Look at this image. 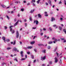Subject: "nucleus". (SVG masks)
I'll return each mask as SVG.
<instances>
[{
    "mask_svg": "<svg viewBox=\"0 0 66 66\" xmlns=\"http://www.w3.org/2000/svg\"><path fill=\"white\" fill-rule=\"evenodd\" d=\"M19 21V20H18V21L16 22L14 24V26H17V24H18V23Z\"/></svg>",
    "mask_w": 66,
    "mask_h": 66,
    "instance_id": "423d86ee",
    "label": "nucleus"
},
{
    "mask_svg": "<svg viewBox=\"0 0 66 66\" xmlns=\"http://www.w3.org/2000/svg\"><path fill=\"white\" fill-rule=\"evenodd\" d=\"M60 19L61 21H62L63 20V18H61Z\"/></svg>",
    "mask_w": 66,
    "mask_h": 66,
    "instance_id": "3c124183",
    "label": "nucleus"
},
{
    "mask_svg": "<svg viewBox=\"0 0 66 66\" xmlns=\"http://www.w3.org/2000/svg\"><path fill=\"white\" fill-rule=\"evenodd\" d=\"M38 16L39 18H42V16L40 14H38Z\"/></svg>",
    "mask_w": 66,
    "mask_h": 66,
    "instance_id": "6e6552de",
    "label": "nucleus"
},
{
    "mask_svg": "<svg viewBox=\"0 0 66 66\" xmlns=\"http://www.w3.org/2000/svg\"><path fill=\"white\" fill-rule=\"evenodd\" d=\"M13 26H10V31L11 32L12 34H14L15 33V30H14L12 29V27H13Z\"/></svg>",
    "mask_w": 66,
    "mask_h": 66,
    "instance_id": "f257e3e1",
    "label": "nucleus"
},
{
    "mask_svg": "<svg viewBox=\"0 0 66 66\" xmlns=\"http://www.w3.org/2000/svg\"><path fill=\"white\" fill-rule=\"evenodd\" d=\"M17 59V57H15V59H14V61H16V62H18V60Z\"/></svg>",
    "mask_w": 66,
    "mask_h": 66,
    "instance_id": "f8f14e48",
    "label": "nucleus"
},
{
    "mask_svg": "<svg viewBox=\"0 0 66 66\" xmlns=\"http://www.w3.org/2000/svg\"><path fill=\"white\" fill-rule=\"evenodd\" d=\"M59 28L60 30H62V27H59Z\"/></svg>",
    "mask_w": 66,
    "mask_h": 66,
    "instance_id": "5701e85b",
    "label": "nucleus"
},
{
    "mask_svg": "<svg viewBox=\"0 0 66 66\" xmlns=\"http://www.w3.org/2000/svg\"><path fill=\"white\" fill-rule=\"evenodd\" d=\"M52 61H50L49 62V64H52Z\"/></svg>",
    "mask_w": 66,
    "mask_h": 66,
    "instance_id": "aec40b11",
    "label": "nucleus"
},
{
    "mask_svg": "<svg viewBox=\"0 0 66 66\" xmlns=\"http://www.w3.org/2000/svg\"><path fill=\"white\" fill-rule=\"evenodd\" d=\"M19 3V2H15V3Z\"/></svg>",
    "mask_w": 66,
    "mask_h": 66,
    "instance_id": "5fc2aeb1",
    "label": "nucleus"
},
{
    "mask_svg": "<svg viewBox=\"0 0 66 66\" xmlns=\"http://www.w3.org/2000/svg\"><path fill=\"white\" fill-rule=\"evenodd\" d=\"M53 27H56V25H54L53 26Z\"/></svg>",
    "mask_w": 66,
    "mask_h": 66,
    "instance_id": "a18cd8bd",
    "label": "nucleus"
},
{
    "mask_svg": "<svg viewBox=\"0 0 66 66\" xmlns=\"http://www.w3.org/2000/svg\"><path fill=\"white\" fill-rule=\"evenodd\" d=\"M56 54L57 55V57H59V53H56Z\"/></svg>",
    "mask_w": 66,
    "mask_h": 66,
    "instance_id": "c03bdc74",
    "label": "nucleus"
},
{
    "mask_svg": "<svg viewBox=\"0 0 66 66\" xmlns=\"http://www.w3.org/2000/svg\"><path fill=\"white\" fill-rule=\"evenodd\" d=\"M1 6H2V7H5L6 6H4V5H1Z\"/></svg>",
    "mask_w": 66,
    "mask_h": 66,
    "instance_id": "c756f323",
    "label": "nucleus"
},
{
    "mask_svg": "<svg viewBox=\"0 0 66 66\" xmlns=\"http://www.w3.org/2000/svg\"><path fill=\"white\" fill-rule=\"evenodd\" d=\"M63 31L64 32L65 34H66V30L65 29H63Z\"/></svg>",
    "mask_w": 66,
    "mask_h": 66,
    "instance_id": "9d476101",
    "label": "nucleus"
},
{
    "mask_svg": "<svg viewBox=\"0 0 66 66\" xmlns=\"http://www.w3.org/2000/svg\"><path fill=\"white\" fill-rule=\"evenodd\" d=\"M36 24H38V21L37 20H36Z\"/></svg>",
    "mask_w": 66,
    "mask_h": 66,
    "instance_id": "dca6fc26",
    "label": "nucleus"
},
{
    "mask_svg": "<svg viewBox=\"0 0 66 66\" xmlns=\"http://www.w3.org/2000/svg\"><path fill=\"white\" fill-rule=\"evenodd\" d=\"M54 40H55V42H57V41H58V40H57V39H54Z\"/></svg>",
    "mask_w": 66,
    "mask_h": 66,
    "instance_id": "f704fd0d",
    "label": "nucleus"
},
{
    "mask_svg": "<svg viewBox=\"0 0 66 66\" xmlns=\"http://www.w3.org/2000/svg\"><path fill=\"white\" fill-rule=\"evenodd\" d=\"M13 51H17V52H19V50H17V48H16V47H14L13 48Z\"/></svg>",
    "mask_w": 66,
    "mask_h": 66,
    "instance_id": "7ed1b4c3",
    "label": "nucleus"
},
{
    "mask_svg": "<svg viewBox=\"0 0 66 66\" xmlns=\"http://www.w3.org/2000/svg\"><path fill=\"white\" fill-rule=\"evenodd\" d=\"M45 16H48V14H45Z\"/></svg>",
    "mask_w": 66,
    "mask_h": 66,
    "instance_id": "e2e57ef3",
    "label": "nucleus"
},
{
    "mask_svg": "<svg viewBox=\"0 0 66 66\" xmlns=\"http://www.w3.org/2000/svg\"><path fill=\"white\" fill-rule=\"evenodd\" d=\"M5 64V63H2V65H4V64Z\"/></svg>",
    "mask_w": 66,
    "mask_h": 66,
    "instance_id": "49530a36",
    "label": "nucleus"
},
{
    "mask_svg": "<svg viewBox=\"0 0 66 66\" xmlns=\"http://www.w3.org/2000/svg\"><path fill=\"white\" fill-rule=\"evenodd\" d=\"M29 19L30 21H32V18L31 17H30L29 18Z\"/></svg>",
    "mask_w": 66,
    "mask_h": 66,
    "instance_id": "cd10ccee",
    "label": "nucleus"
},
{
    "mask_svg": "<svg viewBox=\"0 0 66 66\" xmlns=\"http://www.w3.org/2000/svg\"><path fill=\"white\" fill-rule=\"evenodd\" d=\"M53 43V42H52L50 41L48 43V44H52Z\"/></svg>",
    "mask_w": 66,
    "mask_h": 66,
    "instance_id": "2eb2a0df",
    "label": "nucleus"
},
{
    "mask_svg": "<svg viewBox=\"0 0 66 66\" xmlns=\"http://www.w3.org/2000/svg\"><path fill=\"white\" fill-rule=\"evenodd\" d=\"M21 57H22L23 56V54H21Z\"/></svg>",
    "mask_w": 66,
    "mask_h": 66,
    "instance_id": "09e8293b",
    "label": "nucleus"
},
{
    "mask_svg": "<svg viewBox=\"0 0 66 66\" xmlns=\"http://www.w3.org/2000/svg\"><path fill=\"white\" fill-rule=\"evenodd\" d=\"M58 61V60L57 59V58L56 57H55V63H56Z\"/></svg>",
    "mask_w": 66,
    "mask_h": 66,
    "instance_id": "39448f33",
    "label": "nucleus"
},
{
    "mask_svg": "<svg viewBox=\"0 0 66 66\" xmlns=\"http://www.w3.org/2000/svg\"><path fill=\"white\" fill-rule=\"evenodd\" d=\"M34 10H31L30 11L31 13H32L34 12Z\"/></svg>",
    "mask_w": 66,
    "mask_h": 66,
    "instance_id": "412c9836",
    "label": "nucleus"
},
{
    "mask_svg": "<svg viewBox=\"0 0 66 66\" xmlns=\"http://www.w3.org/2000/svg\"><path fill=\"white\" fill-rule=\"evenodd\" d=\"M64 4L66 6V1L65 0L64 1Z\"/></svg>",
    "mask_w": 66,
    "mask_h": 66,
    "instance_id": "ea45409f",
    "label": "nucleus"
},
{
    "mask_svg": "<svg viewBox=\"0 0 66 66\" xmlns=\"http://www.w3.org/2000/svg\"><path fill=\"white\" fill-rule=\"evenodd\" d=\"M13 13H14V12H13V11H12L11 12V14H13Z\"/></svg>",
    "mask_w": 66,
    "mask_h": 66,
    "instance_id": "13d9d810",
    "label": "nucleus"
},
{
    "mask_svg": "<svg viewBox=\"0 0 66 66\" xmlns=\"http://www.w3.org/2000/svg\"><path fill=\"white\" fill-rule=\"evenodd\" d=\"M46 59V56H45L44 57H41V60H42V61H44Z\"/></svg>",
    "mask_w": 66,
    "mask_h": 66,
    "instance_id": "20e7f679",
    "label": "nucleus"
},
{
    "mask_svg": "<svg viewBox=\"0 0 66 66\" xmlns=\"http://www.w3.org/2000/svg\"><path fill=\"white\" fill-rule=\"evenodd\" d=\"M16 44V41L15 40L14 41V42H13V45H15Z\"/></svg>",
    "mask_w": 66,
    "mask_h": 66,
    "instance_id": "f3484780",
    "label": "nucleus"
},
{
    "mask_svg": "<svg viewBox=\"0 0 66 66\" xmlns=\"http://www.w3.org/2000/svg\"><path fill=\"white\" fill-rule=\"evenodd\" d=\"M34 51L36 52H37V50L35 49H34Z\"/></svg>",
    "mask_w": 66,
    "mask_h": 66,
    "instance_id": "58836bf2",
    "label": "nucleus"
},
{
    "mask_svg": "<svg viewBox=\"0 0 66 66\" xmlns=\"http://www.w3.org/2000/svg\"><path fill=\"white\" fill-rule=\"evenodd\" d=\"M35 43V42H31L30 43V44H34Z\"/></svg>",
    "mask_w": 66,
    "mask_h": 66,
    "instance_id": "a211bd4d",
    "label": "nucleus"
},
{
    "mask_svg": "<svg viewBox=\"0 0 66 66\" xmlns=\"http://www.w3.org/2000/svg\"><path fill=\"white\" fill-rule=\"evenodd\" d=\"M26 59L25 58H22V59L21 60V61H22L23 60H24Z\"/></svg>",
    "mask_w": 66,
    "mask_h": 66,
    "instance_id": "79ce46f5",
    "label": "nucleus"
},
{
    "mask_svg": "<svg viewBox=\"0 0 66 66\" xmlns=\"http://www.w3.org/2000/svg\"><path fill=\"white\" fill-rule=\"evenodd\" d=\"M48 3H49V4H51V1L50 0L48 1Z\"/></svg>",
    "mask_w": 66,
    "mask_h": 66,
    "instance_id": "2f4dec72",
    "label": "nucleus"
},
{
    "mask_svg": "<svg viewBox=\"0 0 66 66\" xmlns=\"http://www.w3.org/2000/svg\"><path fill=\"white\" fill-rule=\"evenodd\" d=\"M6 41H7V42H10V39H8L6 40Z\"/></svg>",
    "mask_w": 66,
    "mask_h": 66,
    "instance_id": "4c0bfd02",
    "label": "nucleus"
},
{
    "mask_svg": "<svg viewBox=\"0 0 66 66\" xmlns=\"http://www.w3.org/2000/svg\"><path fill=\"white\" fill-rule=\"evenodd\" d=\"M47 48L48 49H50V46H47Z\"/></svg>",
    "mask_w": 66,
    "mask_h": 66,
    "instance_id": "4be33fe9",
    "label": "nucleus"
},
{
    "mask_svg": "<svg viewBox=\"0 0 66 66\" xmlns=\"http://www.w3.org/2000/svg\"><path fill=\"white\" fill-rule=\"evenodd\" d=\"M38 46H43V44H38Z\"/></svg>",
    "mask_w": 66,
    "mask_h": 66,
    "instance_id": "c85d7f7f",
    "label": "nucleus"
},
{
    "mask_svg": "<svg viewBox=\"0 0 66 66\" xmlns=\"http://www.w3.org/2000/svg\"><path fill=\"white\" fill-rule=\"evenodd\" d=\"M32 5L33 6H35V4H34V3H33Z\"/></svg>",
    "mask_w": 66,
    "mask_h": 66,
    "instance_id": "864d4df0",
    "label": "nucleus"
},
{
    "mask_svg": "<svg viewBox=\"0 0 66 66\" xmlns=\"http://www.w3.org/2000/svg\"><path fill=\"white\" fill-rule=\"evenodd\" d=\"M33 62L34 63H35L36 62V60H34V61Z\"/></svg>",
    "mask_w": 66,
    "mask_h": 66,
    "instance_id": "774afa93",
    "label": "nucleus"
},
{
    "mask_svg": "<svg viewBox=\"0 0 66 66\" xmlns=\"http://www.w3.org/2000/svg\"><path fill=\"white\" fill-rule=\"evenodd\" d=\"M61 3H62V2H61V1H60L59 2V4H61Z\"/></svg>",
    "mask_w": 66,
    "mask_h": 66,
    "instance_id": "a19ab883",
    "label": "nucleus"
},
{
    "mask_svg": "<svg viewBox=\"0 0 66 66\" xmlns=\"http://www.w3.org/2000/svg\"><path fill=\"white\" fill-rule=\"evenodd\" d=\"M46 29H45V28H43V30L45 31V30H46Z\"/></svg>",
    "mask_w": 66,
    "mask_h": 66,
    "instance_id": "69168bd1",
    "label": "nucleus"
},
{
    "mask_svg": "<svg viewBox=\"0 0 66 66\" xmlns=\"http://www.w3.org/2000/svg\"><path fill=\"white\" fill-rule=\"evenodd\" d=\"M31 2V3H33V2H35V0H32Z\"/></svg>",
    "mask_w": 66,
    "mask_h": 66,
    "instance_id": "9b49d317",
    "label": "nucleus"
},
{
    "mask_svg": "<svg viewBox=\"0 0 66 66\" xmlns=\"http://www.w3.org/2000/svg\"><path fill=\"white\" fill-rule=\"evenodd\" d=\"M28 66H31V65H30V63L28 64Z\"/></svg>",
    "mask_w": 66,
    "mask_h": 66,
    "instance_id": "338daca9",
    "label": "nucleus"
},
{
    "mask_svg": "<svg viewBox=\"0 0 66 66\" xmlns=\"http://www.w3.org/2000/svg\"><path fill=\"white\" fill-rule=\"evenodd\" d=\"M59 62L60 64H62V60H61V59L60 60Z\"/></svg>",
    "mask_w": 66,
    "mask_h": 66,
    "instance_id": "7c9ffc66",
    "label": "nucleus"
},
{
    "mask_svg": "<svg viewBox=\"0 0 66 66\" xmlns=\"http://www.w3.org/2000/svg\"><path fill=\"white\" fill-rule=\"evenodd\" d=\"M31 58L32 59H34V55H31Z\"/></svg>",
    "mask_w": 66,
    "mask_h": 66,
    "instance_id": "b1692460",
    "label": "nucleus"
},
{
    "mask_svg": "<svg viewBox=\"0 0 66 66\" xmlns=\"http://www.w3.org/2000/svg\"><path fill=\"white\" fill-rule=\"evenodd\" d=\"M39 1H40V0H38V1L37 2L38 4H39Z\"/></svg>",
    "mask_w": 66,
    "mask_h": 66,
    "instance_id": "393cba45",
    "label": "nucleus"
},
{
    "mask_svg": "<svg viewBox=\"0 0 66 66\" xmlns=\"http://www.w3.org/2000/svg\"><path fill=\"white\" fill-rule=\"evenodd\" d=\"M40 35H41V36H42L43 35V33H40Z\"/></svg>",
    "mask_w": 66,
    "mask_h": 66,
    "instance_id": "603ef678",
    "label": "nucleus"
},
{
    "mask_svg": "<svg viewBox=\"0 0 66 66\" xmlns=\"http://www.w3.org/2000/svg\"><path fill=\"white\" fill-rule=\"evenodd\" d=\"M49 29H50V30L51 31H52V29L50 27L49 28Z\"/></svg>",
    "mask_w": 66,
    "mask_h": 66,
    "instance_id": "37998d69",
    "label": "nucleus"
},
{
    "mask_svg": "<svg viewBox=\"0 0 66 66\" xmlns=\"http://www.w3.org/2000/svg\"><path fill=\"white\" fill-rule=\"evenodd\" d=\"M2 39L4 41V43H5V37H2Z\"/></svg>",
    "mask_w": 66,
    "mask_h": 66,
    "instance_id": "0eeeda50",
    "label": "nucleus"
},
{
    "mask_svg": "<svg viewBox=\"0 0 66 66\" xmlns=\"http://www.w3.org/2000/svg\"><path fill=\"white\" fill-rule=\"evenodd\" d=\"M54 20H55V19H54V18H51V21H53Z\"/></svg>",
    "mask_w": 66,
    "mask_h": 66,
    "instance_id": "1a4fd4ad",
    "label": "nucleus"
},
{
    "mask_svg": "<svg viewBox=\"0 0 66 66\" xmlns=\"http://www.w3.org/2000/svg\"><path fill=\"white\" fill-rule=\"evenodd\" d=\"M16 36L17 38H18L19 37V32L18 30H16Z\"/></svg>",
    "mask_w": 66,
    "mask_h": 66,
    "instance_id": "f03ea898",
    "label": "nucleus"
},
{
    "mask_svg": "<svg viewBox=\"0 0 66 66\" xmlns=\"http://www.w3.org/2000/svg\"><path fill=\"white\" fill-rule=\"evenodd\" d=\"M25 25L26 27H27V23H25Z\"/></svg>",
    "mask_w": 66,
    "mask_h": 66,
    "instance_id": "bf43d9fd",
    "label": "nucleus"
},
{
    "mask_svg": "<svg viewBox=\"0 0 66 66\" xmlns=\"http://www.w3.org/2000/svg\"><path fill=\"white\" fill-rule=\"evenodd\" d=\"M26 2H27V1H23V3H26Z\"/></svg>",
    "mask_w": 66,
    "mask_h": 66,
    "instance_id": "6e6d98bb",
    "label": "nucleus"
},
{
    "mask_svg": "<svg viewBox=\"0 0 66 66\" xmlns=\"http://www.w3.org/2000/svg\"><path fill=\"white\" fill-rule=\"evenodd\" d=\"M57 47H56V48L55 49L54 52H55V51H56V50H57Z\"/></svg>",
    "mask_w": 66,
    "mask_h": 66,
    "instance_id": "4468645a",
    "label": "nucleus"
},
{
    "mask_svg": "<svg viewBox=\"0 0 66 66\" xmlns=\"http://www.w3.org/2000/svg\"><path fill=\"white\" fill-rule=\"evenodd\" d=\"M21 11H22V12H23V11H24V9H21Z\"/></svg>",
    "mask_w": 66,
    "mask_h": 66,
    "instance_id": "473e14b6",
    "label": "nucleus"
},
{
    "mask_svg": "<svg viewBox=\"0 0 66 66\" xmlns=\"http://www.w3.org/2000/svg\"><path fill=\"white\" fill-rule=\"evenodd\" d=\"M32 48V46H28L27 47L28 49H31Z\"/></svg>",
    "mask_w": 66,
    "mask_h": 66,
    "instance_id": "ddd939ff",
    "label": "nucleus"
},
{
    "mask_svg": "<svg viewBox=\"0 0 66 66\" xmlns=\"http://www.w3.org/2000/svg\"><path fill=\"white\" fill-rule=\"evenodd\" d=\"M7 50H10V49H11V47L7 48Z\"/></svg>",
    "mask_w": 66,
    "mask_h": 66,
    "instance_id": "a878e982",
    "label": "nucleus"
},
{
    "mask_svg": "<svg viewBox=\"0 0 66 66\" xmlns=\"http://www.w3.org/2000/svg\"><path fill=\"white\" fill-rule=\"evenodd\" d=\"M4 28L5 29H7V26H5L4 27Z\"/></svg>",
    "mask_w": 66,
    "mask_h": 66,
    "instance_id": "bb28decb",
    "label": "nucleus"
},
{
    "mask_svg": "<svg viewBox=\"0 0 66 66\" xmlns=\"http://www.w3.org/2000/svg\"><path fill=\"white\" fill-rule=\"evenodd\" d=\"M6 16L7 17V19H9L10 18H9V17L8 16L6 15Z\"/></svg>",
    "mask_w": 66,
    "mask_h": 66,
    "instance_id": "c9c22d12",
    "label": "nucleus"
},
{
    "mask_svg": "<svg viewBox=\"0 0 66 66\" xmlns=\"http://www.w3.org/2000/svg\"><path fill=\"white\" fill-rule=\"evenodd\" d=\"M16 19H15L14 20V22H16Z\"/></svg>",
    "mask_w": 66,
    "mask_h": 66,
    "instance_id": "0e129e2a",
    "label": "nucleus"
},
{
    "mask_svg": "<svg viewBox=\"0 0 66 66\" xmlns=\"http://www.w3.org/2000/svg\"><path fill=\"white\" fill-rule=\"evenodd\" d=\"M24 21L26 22V21H27V20H26V19H24Z\"/></svg>",
    "mask_w": 66,
    "mask_h": 66,
    "instance_id": "680f3d73",
    "label": "nucleus"
},
{
    "mask_svg": "<svg viewBox=\"0 0 66 66\" xmlns=\"http://www.w3.org/2000/svg\"><path fill=\"white\" fill-rule=\"evenodd\" d=\"M43 53H46V50H43Z\"/></svg>",
    "mask_w": 66,
    "mask_h": 66,
    "instance_id": "6ab92c4d",
    "label": "nucleus"
},
{
    "mask_svg": "<svg viewBox=\"0 0 66 66\" xmlns=\"http://www.w3.org/2000/svg\"><path fill=\"white\" fill-rule=\"evenodd\" d=\"M27 53V54H30V52H28Z\"/></svg>",
    "mask_w": 66,
    "mask_h": 66,
    "instance_id": "8fccbe9b",
    "label": "nucleus"
},
{
    "mask_svg": "<svg viewBox=\"0 0 66 66\" xmlns=\"http://www.w3.org/2000/svg\"><path fill=\"white\" fill-rule=\"evenodd\" d=\"M23 51H21V52L20 54H23Z\"/></svg>",
    "mask_w": 66,
    "mask_h": 66,
    "instance_id": "e433bc0d",
    "label": "nucleus"
},
{
    "mask_svg": "<svg viewBox=\"0 0 66 66\" xmlns=\"http://www.w3.org/2000/svg\"><path fill=\"white\" fill-rule=\"evenodd\" d=\"M47 37V36L46 35H45L44 36V38H46V37Z\"/></svg>",
    "mask_w": 66,
    "mask_h": 66,
    "instance_id": "de8ad7c7",
    "label": "nucleus"
},
{
    "mask_svg": "<svg viewBox=\"0 0 66 66\" xmlns=\"http://www.w3.org/2000/svg\"><path fill=\"white\" fill-rule=\"evenodd\" d=\"M36 28V27H32L33 29H35Z\"/></svg>",
    "mask_w": 66,
    "mask_h": 66,
    "instance_id": "4d7b16f0",
    "label": "nucleus"
},
{
    "mask_svg": "<svg viewBox=\"0 0 66 66\" xmlns=\"http://www.w3.org/2000/svg\"><path fill=\"white\" fill-rule=\"evenodd\" d=\"M42 66H45V64H42Z\"/></svg>",
    "mask_w": 66,
    "mask_h": 66,
    "instance_id": "052dcab7",
    "label": "nucleus"
},
{
    "mask_svg": "<svg viewBox=\"0 0 66 66\" xmlns=\"http://www.w3.org/2000/svg\"><path fill=\"white\" fill-rule=\"evenodd\" d=\"M61 39L62 40H64V38H61Z\"/></svg>",
    "mask_w": 66,
    "mask_h": 66,
    "instance_id": "72a5a7b5",
    "label": "nucleus"
}]
</instances>
